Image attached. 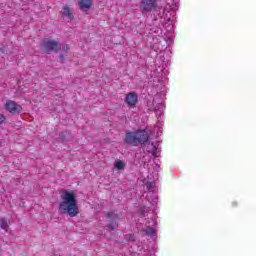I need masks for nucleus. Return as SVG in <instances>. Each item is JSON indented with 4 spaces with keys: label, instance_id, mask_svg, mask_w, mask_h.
I'll use <instances>...</instances> for the list:
<instances>
[{
    "label": "nucleus",
    "instance_id": "obj_5",
    "mask_svg": "<svg viewBox=\"0 0 256 256\" xmlns=\"http://www.w3.org/2000/svg\"><path fill=\"white\" fill-rule=\"evenodd\" d=\"M136 133V140L139 143L141 144H145L149 141V134L147 133V131L145 130H138V131H135Z\"/></svg>",
    "mask_w": 256,
    "mask_h": 256
},
{
    "label": "nucleus",
    "instance_id": "obj_10",
    "mask_svg": "<svg viewBox=\"0 0 256 256\" xmlns=\"http://www.w3.org/2000/svg\"><path fill=\"white\" fill-rule=\"evenodd\" d=\"M115 169H117L118 171H121L122 169H125V162L119 160L116 161L114 164Z\"/></svg>",
    "mask_w": 256,
    "mask_h": 256
},
{
    "label": "nucleus",
    "instance_id": "obj_8",
    "mask_svg": "<svg viewBox=\"0 0 256 256\" xmlns=\"http://www.w3.org/2000/svg\"><path fill=\"white\" fill-rule=\"evenodd\" d=\"M143 11H153L157 7V2L155 1H142L140 5Z\"/></svg>",
    "mask_w": 256,
    "mask_h": 256
},
{
    "label": "nucleus",
    "instance_id": "obj_7",
    "mask_svg": "<svg viewBox=\"0 0 256 256\" xmlns=\"http://www.w3.org/2000/svg\"><path fill=\"white\" fill-rule=\"evenodd\" d=\"M62 17L69 19V21H73L75 19V15L73 14V10L69 6H64L61 10Z\"/></svg>",
    "mask_w": 256,
    "mask_h": 256
},
{
    "label": "nucleus",
    "instance_id": "obj_11",
    "mask_svg": "<svg viewBox=\"0 0 256 256\" xmlns=\"http://www.w3.org/2000/svg\"><path fill=\"white\" fill-rule=\"evenodd\" d=\"M0 227L1 229H4V230L9 229V224L7 223V220L5 219L0 220Z\"/></svg>",
    "mask_w": 256,
    "mask_h": 256
},
{
    "label": "nucleus",
    "instance_id": "obj_2",
    "mask_svg": "<svg viewBox=\"0 0 256 256\" xmlns=\"http://www.w3.org/2000/svg\"><path fill=\"white\" fill-rule=\"evenodd\" d=\"M42 47L45 51V53H49V51H60L61 49V44L59 43L58 40H51L49 38H45L43 40Z\"/></svg>",
    "mask_w": 256,
    "mask_h": 256
},
{
    "label": "nucleus",
    "instance_id": "obj_3",
    "mask_svg": "<svg viewBox=\"0 0 256 256\" xmlns=\"http://www.w3.org/2000/svg\"><path fill=\"white\" fill-rule=\"evenodd\" d=\"M4 109H6V111L11 113L12 115H19V113H21V111L23 110L21 105L17 104L13 100H8L4 105Z\"/></svg>",
    "mask_w": 256,
    "mask_h": 256
},
{
    "label": "nucleus",
    "instance_id": "obj_18",
    "mask_svg": "<svg viewBox=\"0 0 256 256\" xmlns=\"http://www.w3.org/2000/svg\"><path fill=\"white\" fill-rule=\"evenodd\" d=\"M232 207H237V202H232Z\"/></svg>",
    "mask_w": 256,
    "mask_h": 256
},
{
    "label": "nucleus",
    "instance_id": "obj_12",
    "mask_svg": "<svg viewBox=\"0 0 256 256\" xmlns=\"http://www.w3.org/2000/svg\"><path fill=\"white\" fill-rule=\"evenodd\" d=\"M106 217H107L108 219H113V220L119 219V216H118L117 214H115V212H108L107 215H106Z\"/></svg>",
    "mask_w": 256,
    "mask_h": 256
},
{
    "label": "nucleus",
    "instance_id": "obj_15",
    "mask_svg": "<svg viewBox=\"0 0 256 256\" xmlns=\"http://www.w3.org/2000/svg\"><path fill=\"white\" fill-rule=\"evenodd\" d=\"M5 115H3V114H0V125L1 124H3V123H5Z\"/></svg>",
    "mask_w": 256,
    "mask_h": 256
},
{
    "label": "nucleus",
    "instance_id": "obj_17",
    "mask_svg": "<svg viewBox=\"0 0 256 256\" xmlns=\"http://www.w3.org/2000/svg\"><path fill=\"white\" fill-rule=\"evenodd\" d=\"M62 51H69V45H67V44L63 45Z\"/></svg>",
    "mask_w": 256,
    "mask_h": 256
},
{
    "label": "nucleus",
    "instance_id": "obj_6",
    "mask_svg": "<svg viewBox=\"0 0 256 256\" xmlns=\"http://www.w3.org/2000/svg\"><path fill=\"white\" fill-rule=\"evenodd\" d=\"M124 141L128 145H132V147H137L138 142H137V134H136V132H128V133H126Z\"/></svg>",
    "mask_w": 256,
    "mask_h": 256
},
{
    "label": "nucleus",
    "instance_id": "obj_13",
    "mask_svg": "<svg viewBox=\"0 0 256 256\" xmlns=\"http://www.w3.org/2000/svg\"><path fill=\"white\" fill-rule=\"evenodd\" d=\"M115 227H117V224L115 222H112L110 225L107 226L108 231H114Z\"/></svg>",
    "mask_w": 256,
    "mask_h": 256
},
{
    "label": "nucleus",
    "instance_id": "obj_16",
    "mask_svg": "<svg viewBox=\"0 0 256 256\" xmlns=\"http://www.w3.org/2000/svg\"><path fill=\"white\" fill-rule=\"evenodd\" d=\"M156 154H157V146H153V149H152L153 157H156Z\"/></svg>",
    "mask_w": 256,
    "mask_h": 256
},
{
    "label": "nucleus",
    "instance_id": "obj_9",
    "mask_svg": "<svg viewBox=\"0 0 256 256\" xmlns=\"http://www.w3.org/2000/svg\"><path fill=\"white\" fill-rule=\"evenodd\" d=\"M78 6H79L80 11H83V13H89V11H91V7H93V2L80 1Z\"/></svg>",
    "mask_w": 256,
    "mask_h": 256
},
{
    "label": "nucleus",
    "instance_id": "obj_4",
    "mask_svg": "<svg viewBox=\"0 0 256 256\" xmlns=\"http://www.w3.org/2000/svg\"><path fill=\"white\" fill-rule=\"evenodd\" d=\"M137 101H139V96L135 92H130L126 94L125 103L128 107H135L137 105Z\"/></svg>",
    "mask_w": 256,
    "mask_h": 256
},
{
    "label": "nucleus",
    "instance_id": "obj_19",
    "mask_svg": "<svg viewBox=\"0 0 256 256\" xmlns=\"http://www.w3.org/2000/svg\"><path fill=\"white\" fill-rule=\"evenodd\" d=\"M60 58L63 59V54L60 55Z\"/></svg>",
    "mask_w": 256,
    "mask_h": 256
},
{
    "label": "nucleus",
    "instance_id": "obj_1",
    "mask_svg": "<svg viewBox=\"0 0 256 256\" xmlns=\"http://www.w3.org/2000/svg\"><path fill=\"white\" fill-rule=\"evenodd\" d=\"M61 200L58 206L59 213L69 215V217L79 215V205H77V196H75L74 191L66 190L65 194L61 195Z\"/></svg>",
    "mask_w": 256,
    "mask_h": 256
},
{
    "label": "nucleus",
    "instance_id": "obj_14",
    "mask_svg": "<svg viewBox=\"0 0 256 256\" xmlns=\"http://www.w3.org/2000/svg\"><path fill=\"white\" fill-rule=\"evenodd\" d=\"M146 233H147V235H153V233H155V230H153V228H151V227H148L146 229Z\"/></svg>",
    "mask_w": 256,
    "mask_h": 256
}]
</instances>
